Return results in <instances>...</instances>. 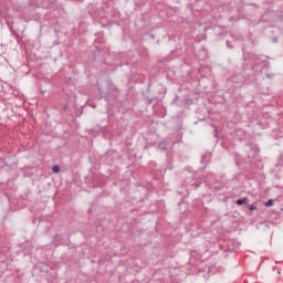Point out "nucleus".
<instances>
[{
  "label": "nucleus",
  "mask_w": 283,
  "mask_h": 283,
  "mask_svg": "<svg viewBox=\"0 0 283 283\" xmlns=\"http://www.w3.org/2000/svg\"><path fill=\"white\" fill-rule=\"evenodd\" d=\"M247 202H249V198H242V199H239L237 200V205L242 206V205H247Z\"/></svg>",
  "instance_id": "1"
},
{
  "label": "nucleus",
  "mask_w": 283,
  "mask_h": 283,
  "mask_svg": "<svg viewBox=\"0 0 283 283\" xmlns=\"http://www.w3.org/2000/svg\"><path fill=\"white\" fill-rule=\"evenodd\" d=\"M265 207H273V199H269L265 203Z\"/></svg>",
  "instance_id": "2"
},
{
  "label": "nucleus",
  "mask_w": 283,
  "mask_h": 283,
  "mask_svg": "<svg viewBox=\"0 0 283 283\" xmlns=\"http://www.w3.org/2000/svg\"><path fill=\"white\" fill-rule=\"evenodd\" d=\"M255 209H258V206H256V205H253V203H252V205L249 206V210H250V211H255Z\"/></svg>",
  "instance_id": "3"
},
{
  "label": "nucleus",
  "mask_w": 283,
  "mask_h": 283,
  "mask_svg": "<svg viewBox=\"0 0 283 283\" xmlns=\"http://www.w3.org/2000/svg\"><path fill=\"white\" fill-rule=\"evenodd\" d=\"M52 171H53V174H59V171H60L59 166H53Z\"/></svg>",
  "instance_id": "4"
},
{
  "label": "nucleus",
  "mask_w": 283,
  "mask_h": 283,
  "mask_svg": "<svg viewBox=\"0 0 283 283\" xmlns=\"http://www.w3.org/2000/svg\"><path fill=\"white\" fill-rule=\"evenodd\" d=\"M166 147H167V145H166L165 143H160V144L158 145V148H159V149H166Z\"/></svg>",
  "instance_id": "5"
}]
</instances>
